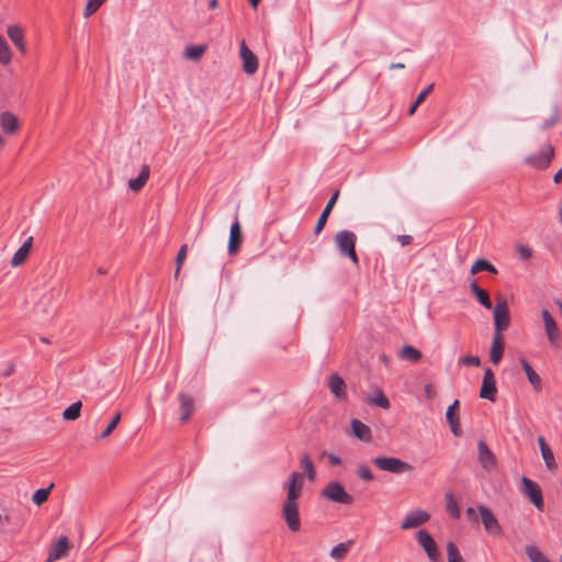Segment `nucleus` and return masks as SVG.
<instances>
[{"label": "nucleus", "mask_w": 562, "mask_h": 562, "mask_svg": "<svg viewBox=\"0 0 562 562\" xmlns=\"http://www.w3.org/2000/svg\"><path fill=\"white\" fill-rule=\"evenodd\" d=\"M481 270H486V271H488L491 273H494V274L497 273V269L490 261H487L486 259H483V258L477 259L474 262V265L471 268V273L475 274V273H477Z\"/></svg>", "instance_id": "473e14b6"}, {"label": "nucleus", "mask_w": 562, "mask_h": 562, "mask_svg": "<svg viewBox=\"0 0 562 562\" xmlns=\"http://www.w3.org/2000/svg\"><path fill=\"white\" fill-rule=\"evenodd\" d=\"M458 362H459V364L477 367V366H480L481 360L476 356H465V357L460 358Z\"/></svg>", "instance_id": "79ce46f5"}, {"label": "nucleus", "mask_w": 562, "mask_h": 562, "mask_svg": "<svg viewBox=\"0 0 562 562\" xmlns=\"http://www.w3.org/2000/svg\"><path fill=\"white\" fill-rule=\"evenodd\" d=\"M19 126V119L12 112L5 111L0 114V127L5 134H14Z\"/></svg>", "instance_id": "f3484780"}, {"label": "nucleus", "mask_w": 562, "mask_h": 562, "mask_svg": "<svg viewBox=\"0 0 562 562\" xmlns=\"http://www.w3.org/2000/svg\"><path fill=\"white\" fill-rule=\"evenodd\" d=\"M7 35L12 44L18 48L22 55L27 54V46L25 43L24 29L19 24H10L7 27Z\"/></svg>", "instance_id": "9b49d317"}, {"label": "nucleus", "mask_w": 562, "mask_h": 562, "mask_svg": "<svg viewBox=\"0 0 562 562\" xmlns=\"http://www.w3.org/2000/svg\"><path fill=\"white\" fill-rule=\"evenodd\" d=\"M186 256H187V245H183L180 248V250L177 255V258H176V262H177L176 276H178L181 265H182L183 260L186 259Z\"/></svg>", "instance_id": "37998d69"}, {"label": "nucleus", "mask_w": 562, "mask_h": 562, "mask_svg": "<svg viewBox=\"0 0 562 562\" xmlns=\"http://www.w3.org/2000/svg\"><path fill=\"white\" fill-rule=\"evenodd\" d=\"M330 392L338 398L345 396V382L338 374H331L328 380Z\"/></svg>", "instance_id": "a878e982"}, {"label": "nucleus", "mask_w": 562, "mask_h": 562, "mask_svg": "<svg viewBox=\"0 0 562 562\" xmlns=\"http://www.w3.org/2000/svg\"><path fill=\"white\" fill-rule=\"evenodd\" d=\"M69 548V540L66 536L59 538L48 554L47 562H53L66 554Z\"/></svg>", "instance_id": "4be33fe9"}, {"label": "nucleus", "mask_w": 562, "mask_h": 562, "mask_svg": "<svg viewBox=\"0 0 562 562\" xmlns=\"http://www.w3.org/2000/svg\"><path fill=\"white\" fill-rule=\"evenodd\" d=\"M538 443L541 450V457H553L550 447L546 442L543 437L538 438Z\"/></svg>", "instance_id": "c03bdc74"}, {"label": "nucleus", "mask_w": 562, "mask_h": 562, "mask_svg": "<svg viewBox=\"0 0 562 562\" xmlns=\"http://www.w3.org/2000/svg\"><path fill=\"white\" fill-rule=\"evenodd\" d=\"M559 216H560V222H561V224H562V203H561V207H560Z\"/></svg>", "instance_id": "774afa93"}, {"label": "nucleus", "mask_w": 562, "mask_h": 562, "mask_svg": "<svg viewBox=\"0 0 562 562\" xmlns=\"http://www.w3.org/2000/svg\"><path fill=\"white\" fill-rule=\"evenodd\" d=\"M470 290L485 308H492V302L490 300L488 294L484 290H482L475 281L470 283Z\"/></svg>", "instance_id": "cd10ccee"}, {"label": "nucleus", "mask_w": 562, "mask_h": 562, "mask_svg": "<svg viewBox=\"0 0 562 562\" xmlns=\"http://www.w3.org/2000/svg\"><path fill=\"white\" fill-rule=\"evenodd\" d=\"M379 469L391 473H404L412 467L402 459H374Z\"/></svg>", "instance_id": "4468645a"}, {"label": "nucleus", "mask_w": 562, "mask_h": 562, "mask_svg": "<svg viewBox=\"0 0 562 562\" xmlns=\"http://www.w3.org/2000/svg\"><path fill=\"white\" fill-rule=\"evenodd\" d=\"M497 393L495 376L493 371L487 368L483 375V381L480 390V397L494 402Z\"/></svg>", "instance_id": "ddd939ff"}, {"label": "nucleus", "mask_w": 562, "mask_h": 562, "mask_svg": "<svg viewBox=\"0 0 562 562\" xmlns=\"http://www.w3.org/2000/svg\"><path fill=\"white\" fill-rule=\"evenodd\" d=\"M555 121H557V117H555V116H553L550 121L544 122V124L542 125V128H548V127H550L551 125H553V124L555 123Z\"/></svg>", "instance_id": "052dcab7"}, {"label": "nucleus", "mask_w": 562, "mask_h": 562, "mask_svg": "<svg viewBox=\"0 0 562 562\" xmlns=\"http://www.w3.org/2000/svg\"><path fill=\"white\" fill-rule=\"evenodd\" d=\"M561 179H562V168L554 175L553 181L555 183H559L561 181Z\"/></svg>", "instance_id": "bf43d9fd"}, {"label": "nucleus", "mask_w": 562, "mask_h": 562, "mask_svg": "<svg viewBox=\"0 0 562 562\" xmlns=\"http://www.w3.org/2000/svg\"><path fill=\"white\" fill-rule=\"evenodd\" d=\"M331 465H339L341 464L342 459H329Z\"/></svg>", "instance_id": "680f3d73"}, {"label": "nucleus", "mask_w": 562, "mask_h": 562, "mask_svg": "<svg viewBox=\"0 0 562 562\" xmlns=\"http://www.w3.org/2000/svg\"><path fill=\"white\" fill-rule=\"evenodd\" d=\"M282 515L290 530L297 531L301 528L297 501L285 498Z\"/></svg>", "instance_id": "6e6552de"}, {"label": "nucleus", "mask_w": 562, "mask_h": 562, "mask_svg": "<svg viewBox=\"0 0 562 562\" xmlns=\"http://www.w3.org/2000/svg\"><path fill=\"white\" fill-rule=\"evenodd\" d=\"M517 251L521 259L528 260L532 257V250L526 245H519Z\"/></svg>", "instance_id": "a18cd8bd"}, {"label": "nucleus", "mask_w": 562, "mask_h": 562, "mask_svg": "<svg viewBox=\"0 0 562 562\" xmlns=\"http://www.w3.org/2000/svg\"><path fill=\"white\" fill-rule=\"evenodd\" d=\"M205 50H206L205 45H190V46L186 47V49L183 52V56H184V58L190 59V60H199Z\"/></svg>", "instance_id": "7c9ffc66"}, {"label": "nucleus", "mask_w": 562, "mask_h": 562, "mask_svg": "<svg viewBox=\"0 0 562 562\" xmlns=\"http://www.w3.org/2000/svg\"><path fill=\"white\" fill-rule=\"evenodd\" d=\"M430 519L429 513L423 509L409 512L401 524L402 529H412L426 524Z\"/></svg>", "instance_id": "2eb2a0df"}, {"label": "nucleus", "mask_w": 562, "mask_h": 562, "mask_svg": "<svg viewBox=\"0 0 562 562\" xmlns=\"http://www.w3.org/2000/svg\"><path fill=\"white\" fill-rule=\"evenodd\" d=\"M448 424H449V427H450L451 432H452L454 436H460V435H461V428H460V424H459V417H458V418H454V419H450V420H448Z\"/></svg>", "instance_id": "49530a36"}, {"label": "nucleus", "mask_w": 562, "mask_h": 562, "mask_svg": "<svg viewBox=\"0 0 562 562\" xmlns=\"http://www.w3.org/2000/svg\"><path fill=\"white\" fill-rule=\"evenodd\" d=\"M60 291L57 288L47 289L34 305V318L38 323L47 322L56 312L55 300Z\"/></svg>", "instance_id": "f03ea898"}, {"label": "nucleus", "mask_w": 562, "mask_h": 562, "mask_svg": "<svg viewBox=\"0 0 562 562\" xmlns=\"http://www.w3.org/2000/svg\"><path fill=\"white\" fill-rule=\"evenodd\" d=\"M240 58L243 60V69L247 75H252L258 69V58L257 56L248 48L245 41L240 44Z\"/></svg>", "instance_id": "dca6fc26"}, {"label": "nucleus", "mask_w": 562, "mask_h": 562, "mask_svg": "<svg viewBox=\"0 0 562 562\" xmlns=\"http://www.w3.org/2000/svg\"><path fill=\"white\" fill-rule=\"evenodd\" d=\"M150 169L149 166L144 165L140 169L139 175L128 180V189L133 192H138L146 184L149 178Z\"/></svg>", "instance_id": "5701e85b"}, {"label": "nucleus", "mask_w": 562, "mask_h": 562, "mask_svg": "<svg viewBox=\"0 0 562 562\" xmlns=\"http://www.w3.org/2000/svg\"><path fill=\"white\" fill-rule=\"evenodd\" d=\"M519 363L522 370L526 373L528 382L531 384L532 389L538 392L541 390L542 381L540 375L532 369L529 362L525 358L519 359Z\"/></svg>", "instance_id": "a211bd4d"}, {"label": "nucleus", "mask_w": 562, "mask_h": 562, "mask_svg": "<svg viewBox=\"0 0 562 562\" xmlns=\"http://www.w3.org/2000/svg\"><path fill=\"white\" fill-rule=\"evenodd\" d=\"M424 392L427 398L432 400L436 395V392L431 384H426L424 387Z\"/></svg>", "instance_id": "603ef678"}, {"label": "nucleus", "mask_w": 562, "mask_h": 562, "mask_svg": "<svg viewBox=\"0 0 562 562\" xmlns=\"http://www.w3.org/2000/svg\"><path fill=\"white\" fill-rule=\"evenodd\" d=\"M459 416L451 411V408H448L447 412H446V418L447 420H450V419H454V418H458Z\"/></svg>", "instance_id": "4d7b16f0"}, {"label": "nucleus", "mask_w": 562, "mask_h": 562, "mask_svg": "<svg viewBox=\"0 0 562 562\" xmlns=\"http://www.w3.org/2000/svg\"><path fill=\"white\" fill-rule=\"evenodd\" d=\"M416 539L419 546L425 550L428 559L431 562H437L440 554L432 536L426 529H420L416 533Z\"/></svg>", "instance_id": "1a4fd4ad"}, {"label": "nucleus", "mask_w": 562, "mask_h": 562, "mask_svg": "<svg viewBox=\"0 0 562 562\" xmlns=\"http://www.w3.org/2000/svg\"><path fill=\"white\" fill-rule=\"evenodd\" d=\"M434 83H430L428 87H426L416 98L415 102L411 105L408 110V114L413 115L418 108V105L425 100V98L428 95V93L432 90Z\"/></svg>", "instance_id": "ea45409f"}, {"label": "nucleus", "mask_w": 562, "mask_h": 562, "mask_svg": "<svg viewBox=\"0 0 562 562\" xmlns=\"http://www.w3.org/2000/svg\"><path fill=\"white\" fill-rule=\"evenodd\" d=\"M89 1L94 3L98 8H100L105 0H89Z\"/></svg>", "instance_id": "e2e57ef3"}, {"label": "nucleus", "mask_w": 562, "mask_h": 562, "mask_svg": "<svg viewBox=\"0 0 562 562\" xmlns=\"http://www.w3.org/2000/svg\"><path fill=\"white\" fill-rule=\"evenodd\" d=\"M348 549H349L348 542H340V543L336 544L335 547H333L329 555L335 560H340L345 557Z\"/></svg>", "instance_id": "58836bf2"}, {"label": "nucleus", "mask_w": 562, "mask_h": 562, "mask_svg": "<svg viewBox=\"0 0 562 562\" xmlns=\"http://www.w3.org/2000/svg\"><path fill=\"white\" fill-rule=\"evenodd\" d=\"M54 484L52 483L48 487L46 488H38L32 496V501L34 504L36 505H42L44 502L47 501L48 496H49V492L50 490L53 488Z\"/></svg>", "instance_id": "c9c22d12"}, {"label": "nucleus", "mask_w": 562, "mask_h": 562, "mask_svg": "<svg viewBox=\"0 0 562 562\" xmlns=\"http://www.w3.org/2000/svg\"><path fill=\"white\" fill-rule=\"evenodd\" d=\"M477 512L480 514L482 524H483L486 532H488L493 536L501 535L502 527H501L496 516L493 514V512L485 505H479Z\"/></svg>", "instance_id": "9d476101"}, {"label": "nucleus", "mask_w": 562, "mask_h": 562, "mask_svg": "<svg viewBox=\"0 0 562 562\" xmlns=\"http://www.w3.org/2000/svg\"><path fill=\"white\" fill-rule=\"evenodd\" d=\"M334 240L341 256L348 257L353 263H358V256L356 254L357 236L353 232L347 229L339 231L335 235Z\"/></svg>", "instance_id": "7ed1b4c3"}, {"label": "nucleus", "mask_w": 562, "mask_h": 562, "mask_svg": "<svg viewBox=\"0 0 562 562\" xmlns=\"http://www.w3.org/2000/svg\"><path fill=\"white\" fill-rule=\"evenodd\" d=\"M503 353H504L503 336H502V334H494L492 347H491V353H490L491 361L494 364H497L502 360Z\"/></svg>", "instance_id": "412c9836"}, {"label": "nucleus", "mask_w": 562, "mask_h": 562, "mask_svg": "<svg viewBox=\"0 0 562 562\" xmlns=\"http://www.w3.org/2000/svg\"><path fill=\"white\" fill-rule=\"evenodd\" d=\"M477 447H479V457H493L487 445L483 440L479 441Z\"/></svg>", "instance_id": "de8ad7c7"}, {"label": "nucleus", "mask_w": 562, "mask_h": 562, "mask_svg": "<svg viewBox=\"0 0 562 562\" xmlns=\"http://www.w3.org/2000/svg\"><path fill=\"white\" fill-rule=\"evenodd\" d=\"M217 7V0H210L209 8L215 9Z\"/></svg>", "instance_id": "0e129e2a"}, {"label": "nucleus", "mask_w": 562, "mask_h": 562, "mask_svg": "<svg viewBox=\"0 0 562 562\" xmlns=\"http://www.w3.org/2000/svg\"><path fill=\"white\" fill-rule=\"evenodd\" d=\"M82 404L80 401L69 405L63 413V417L66 420H76L80 416Z\"/></svg>", "instance_id": "2f4dec72"}, {"label": "nucleus", "mask_w": 562, "mask_h": 562, "mask_svg": "<svg viewBox=\"0 0 562 562\" xmlns=\"http://www.w3.org/2000/svg\"><path fill=\"white\" fill-rule=\"evenodd\" d=\"M121 419V414L117 413L113 418L112 420L109 423V425L106 426V428L101 432V437L102 438H105L108 437L117 426L119 422Z\"/></svg>", "instance_id": "a19ab883"}, {"label": "nucleus", "mask_w": 562, "mask_h": 562, "mask_svg": "<svg viewBox=\"0 0 562 562\" xmlns=\"http://www.w3.org/2000/svg\"><path fill=\"white\" fill-rule=\"evenodd\" d=\"M541 317L543 321L546 335L550 344L552 346H558L560 344L561 335L554 318L547 310L541 311Z\"/></svg>", "instance_id": "f8f14e48"}, {"label": "nucleus", "mask_w": 562, "mask_h": 562, "mask_svg": "<svg viewBox=\"0 0 562 562\" xmlns=\"http://www.w3.org/2000/svg\"><path fill=\"white\" fill-rule=\"evenodd\" d=\"M520 492L529 498L537 509L543 510V498L539 485L527 476L521 477Z\"/></svg>", "instance_id": "0eeeda50"}, {"label": "nucleus", "mask_w": 562, "mask_h": 562, "mask_svg": "<svg viewBox=\"0 0 562 562\" xmlns=\"http://www.w3.org/2000/svg\"><path fill=\"white\" fill-rule=\"evenodd\" d=\"M179 401H180V405H181V409H182V416H181V422H186L191 413L193 412V408H194V403H193V400L192 397L181 393L179 395Z\"/></svg>", "instance_id": "c85d7f7f"}, {"label": "nucleus", "mask_w": 562, "mask_h": 562, "mask_svg": "<svg viewBox=\"0 0 562 562\" xmlns=\"http://www.w3.org/2000/svg\"><path fill=\"white\" fill-rule=\"evenodd\" d=\"M322 495L337 504L350 505L353 502V497L346 492L341 483L333 481L329 482L322 491Z\"/></svg>", "instance_id": "20e7f679"}, {"label": "nucleus", "mask_w": 562, "mask_h": 562, "mask_svg": "<svg viewBox=\"0 0 562 562\" xmlns=\"http://www.w3.org/2000/svg\"><path fill=\"white\" fill-rule=\"evenodd\" d=\"M446 506H447L448 513L452 517H454L456 519L460 518V515H461L460 508H459L457 502L454 501L453 494L451 492L446 494Z\"/></svg>", "instance_id": "f704fd0d"}, {"label": "nucleus", "mask_w": 562, "mask_h": 562, "mask_svg": "<svg viewBox=\"0 0 562 562\" xmlns=\"http://www.w3.org/2000/svg\"><path fill=\"white\" fill-rule=\"evenodd\" d=\"M368 402L384 409H387L390 407V401L384 395L381 389H375L373 394L370 397H368Z\"/></svg>", "instance_id": "c756f323"}, {"label": "nucleus", "mask_w": 562, "mask_h": 562, "mask_svg": "<svg viewBox=\"0 0 562 562\" xmlns=\"http://www.w3.org/2000/svg\"><path fill=\"white\" fill-rule=\"evenodd\" d=\"M302 469L304 473L293 471L289 480L283 483V488L286 490V499H299L303 490L304 474H306L308 481L315 479L316 473L311 459H302Z\"/></svg>", "instance_id": "f257e3e1"}, {"label": "nucleus", "mask_w": 562, "mask_h": 562, "mask_svg": "<svg viewBox=\"0 0 562 562\" xmlns=\"http://www.w3.org/2000/svg\"><path fill=\"white\" fill-rule=\"evenodd\" d=\"M448 562H463L460 551L454 542L447 543Z\"/></svg>", "instance_id": "4c0bfd02"}, {"label": "nucleus", "mask_w": 562, "mask_h": 562, "mask_svg": "<svg viewBox=\"0 0 562 562\" xmlns=\"http://www.w3.org/2000/svg\"><path fill=\"white\" fill-rule=\"evenodd\" d=\"M259 1H260V0H249V2H250V4H251V7H252L254 9H257V7H258V4H259Z\"/></svg>", "instance_id": "69168bd1"}, {"label": "nucleus", "mask_w": 562, "mask_h": 562, "mask_svg": "<svg viewBox=\"0 0 562 562\" xmlns=\"http://www.w3.org/2000/svg\"><path fill=\"white\" fill-rule=\"evenodd\" d=\"M396 240L401 244V246H407L412 243L413 238L411 235H397Z\"/></svg>", "instance_id": "3c124183"}, {"label": "nucleus", "mask_w": 562, "mask_h": 562, "mask_svg": "<svg viewBox=\"0 0 562 562\" xmlns=\"http://www.w3.org/2000/svg\"><path fill=\"white\" fill-rule=\"evenodd\" d=\"M241 244V231L238 220H236L229 231L228 251L231 254L236 252Z\"/></svg>", "instance_id": "aec40b11"}, {"label": "nucleus", "mask_w": 562, "mask_h": 562, "mask_svg": "<svg viewBox=\"0 0 562 562\" xmlns=\"http://www.w3.org/2000/svg\"><path fill=\"white\" fill-rule=\"evenodd\" d=\"M338 195H339V191H335L330 199L328 200L325 209L323 210L317 223H316V226L314 228V233L315 234H319L321 231L324 228L325 224H326V221L328 218V215L329 213L331 212L337 199H338Z\"/></svg>", "instance_id": "6ab92c4d"}, {"label": "nucleus", "mask_w": 562, "mask_h": 562, "mask_svg": "<svg viewBox=\"0 0 562 562\" xmlns=\"http://www.w3.org/2000/svg\"><path fill=\"white\" fill-rule=\"evenodd\" d=\"M358 474L364 481H371L373 479L371 471L366 467H361L358 471Z\"/></svg>", "instance_id": "09e8293b"}, {"label": "nucleus", "mask_w": 562, "mask_h": 562, "mask_svg": "<svg viewBox=\"0 0 562 562\" xmlns=\"http://www.w3.org/2000/svg\"><path fill=\"white\" fill-rule=\"evenodd\" d=\"M401 357L403 359H407V360L416 362L422 358V353H420V351H418L416 348H414L412 346H405L401 350Z\"/></svg>", "instance_id": "e433bc0d"}, {"label": "nucleus", "mask_w": 562, "mask_h": 562, "mask_svg": "<svg viewBox=\"0 0 562 562\" xmlns=\"http://www.w3.org/2000/svg\"><path fill=\"white\" fill-rule=\"evenodd\" d=\"M13 60V52L5 41V38L0 34V64L2 66H8Z\"/></svg>", "instance_id": "bb28decb"}, {"label": "nucleus", "mask_w": 562, "mask_h": 562, "mask_svg": "<svg viewBox=\"0 0 562 562\" xmlns=\"http://www.w3.org/2000/svg\"><path fill=\"white\" fill-rule=\"evenodd\" d=\"M458 400H456L448 408H451L452 412H454L456 407L458 406Z\"/></svg>", "instance_id": "338daca9"}, {"label": "nucleus", "mask_w": 562, "mask_h": 562, "mask_svg": "<svg viewBox=\"0 0 562 562\" xmlns=\"http://www.w3.org/2000/svg\"><path fill=\"white\" fill-rule=\"evenodd\" d=\"M390 68L391 69H403V68H405V65L403 63H392L390 65Z\"/></svg>", "instance_id": "13d9d810"}, {"label": "nucleus", "mask_w": 562, "mask_h": 562, "mask_svg": "<svg viewBox=\"0 0 562 562\" xmlns=\"http://www.w3.org/2000/svg\"><path fill=\"white\" fill-rule=\"evenodd\" d=\"M526 553L531 562H549L550 560L535 546H527Z\"/></svg>", "instance_id": "72a5a7b5"}, {"label": "nucleus", "mask_w": 562, "mask_h": 562, "mask_svg": "<svg viewBox=\"0 0 562 562\" xmlns=\"http://www.w3.org/2000/svg\"><path fill=\"white\" fill-rule=\"evenodd\" d=\"M32 243H33V237H29L23 244L22 246L14 252L13 257H12V260H11V265L13 267H18L20 266L27 257L29 252H30V249L32 247Z\"/></svg>", "instance_id": "b1692460"}, {"label": "nucleus", "mask_w": 562, "mask_h": 562, "mask_svg": "<svg viewBox=\"0 0 562 562\" xmlns=\"http://www.w3.org/2000/svg\"><path fill=\"white\" fill-rule=\"evenodd\" d=\"M493 318H494V334H502L503 330H505L509 324H510V316H509V310L507 301L504 297H499L497 300V303L493 311Z\"/></svg>", "instance_id": "39448f33"}, {"label": "nucleus", "mask_w": 562, "mask_h": 562, "mask_svg": "<svg viewBox=\"0 0 562 562\" xmlns=\"http://www.w3.org/2000/svg\"><path fill=\"white\" fill-rule=\"evenodd\" d=\"M543 460L549 470H554L558 468L557 459H543Z\"/></svg>", "instance_id": "6e6d98bb"}, {"label": "nucleus", "mask_w": 562, "mask_h": 562, "mask_svg": "<svg viewBox=\"0 0 562 562\" xmlns=\"http://www.w3.org/2000/svg\"><path fill=\"white\" fill-rule=\"evenodd\" d=\"M553 156L554 148L551 144H546L538 154L527 156L525 162L536 169H546L549 167Z\"/></svg>", "instance_id": "423d86ee"}, {"label": "nucleus", "mask_w": 562, "mask_h": 562, "mask_svg": "<svg viewBox=\"0 0 562 562\" xmlns=\"http://www.w3.org/2000/svg\"><path fill=\"white\" fill-rule=\"evenodd\" d=\"M98 9H99V8H98L94 3H92V2H90V1L88 0V2H87V4H86V8H85V10H83V16H85V18H89V16H90V15H92V14H93Z\"/></svg>", "instance_id": "8fccbe9b"}, {"label": "nucleus", "mask_w": 562, "mask_h": 562, "mask_svg": "<svg viewBox=\"0 0 562 562\" xmlns=\"http://www.w3.org/2000/svg\"><path fill=\"white\" fill-rule=\"evenodd\" d=\"M481 462H482V467L485 468V469H491L492 467L495 465V460L496 459H490V458H486V459H480Z\"/></svg>", "instance_id": "5fc2aeb1"}, {"label": "nucleus", "mask_w": 562, "mask_h": 562, "mask_svg": "<svg viewBox=\"0 0 562 562\" xmlns=\"http://www.w3.org/2000/svg\"><path fill=\"white\" fill-rule=\"evenodd\" d=\"M351 432L360 440L368 441L371 438L370 428L359 419L351 420Z\"/></svg>", "instance_id": "393cba45"}, {"label": "nucleus", "mask_w": 562, "mask_h": 562, "mask_svg": "<svg viewBox=\"0 0 562 562\" xmlns=\"http://www.w3.org/2000/svg\"><path fill=\"white\" fill-rule=\"evenodd\" d=\"M465 515H467L469 520L477 521V515H476V512H475L474 508L468 507L467 510H465Z\"/></svg>", "instance_id": "864d4df0"}]
</instances>
